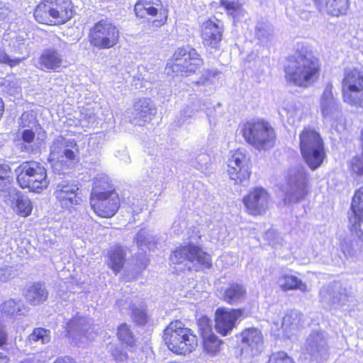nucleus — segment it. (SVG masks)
Returning <instances> with one entry per match:
<instances>
[{
  "mask_svg": "<svg viewBox=\"0 0 363 363\" xmlns=\"http://www.w3.org/2000/svg\"><path fill=\"white\" fill-rule=\"evenodd\" d=\"M299 323V315L297 313L291 312L285 314L283 317L281 326L285 330H287L291 329L294 325H298Z\"/></svg>",
  "mask_w": 363,
  "mask_h": 363,
  "instance_id": "obj_40",
  "label": "nucleus"
},
{
  "mask_svg": "<svg viewBox=\"0 0 363 363\" xmlns=\"http://www.w3.org/2000/svg\"><path fill=\"white\" fill-rule=\"evenodd\" d=\"M35 133L32 129H24L21 132V139L24 143L31 144L35 140Z\"/></svg>",
  "mask_w": 363,
  "mask_h": 363,
  "instance_id": "obj_45",
  "label": "nucleus"
},
{
  "mask_svg": "<svg viewBox=\"0 0 363 363\" xmlns=\"http://www.w3.org/2000/svg\"><path fill=\"white\" fill-rule=\"evenodd\" d=\"M333 104V97L330 94L328 99L323 98L321 99L320 109L323 116H326L331 113L332 107Z\"/></svg>",
  "mask_w": 363,
  "mask_h": 363,
  "instance_id": "obj_43",
  "label": "nucleus"
},
{
  "mask_svg": "<svg viewBox=\"0 0 363 363\" xmlns=\"http://www.w3.org/2000/svg\"><path fill=\"white\" fill-rule=\"evenodd\" d=\"M130 317L138 325H143L147 322V313L146 309L139 308L134 304L130 306Z\"/></svg>",
  "mask_w": 363,
  "mask_h": 363,
  "instance_id": "obj_37",
  "label": "nucleus"
},
{
  "mask_svg": "<svg viewBox=\"0 0 363 363\" xmlns=\"http://www.w3.org/2000/svg\"><path fill=\"white\" fill-rule=\"evenodd\" d=\"M203 65V59L196 48L181 46L173 52L169 68L177 75L189 77L196 74Z\"/></svg>",
  "mask_w": 363,
  "mask_h": 363,
  "instance_id": "obj_9",
  "label": "nucleus"
},
{
  "mask_svg": "<svg viewBox=\"0 0 363 363\" xmlns=\"http://www.w3.org/2000/svg\"><path fill=\"white\" fill-rule=\"evenodd\" d=\"M72 0H40L33 11L34 20L48 26H60L67 23L74 16Z\"/></svg>",
  "mask_w": 363,
  "mask_h": 363,
  "instance_id": "obj_5",
  "label": "nucleus"
},
{
  "mask_svg": "<svg viewBox=\"0 0 363 363\" xmlns=\"http://www.w3.org/2000/svg\"><path fill=\"white\" fill-rule=\"evenodd\" d=\"M0 314L2 318L15 319L21 315V306L12 298L6 300L0 305Z\"/></svg>",
  "mask_w": 363,
  "mask_h": 363,
  "instance_id": "obj_29",
  "label": "nucleus"
},
{
  "mask_svg": "<svg viewBox=\"0 0 363 363\" xmlns=\"http://www.w3.org/2000/svg\"><path fill=\"white\" fill-rule=\"evenodd\" d=\"M52 195L55 204L62 212L72 213L83 202V194L79 185L69 180H64L56 184Z\"/></svg>",
  "mask_w": 363,
  "mask_h": 363,
  "instance_id": "obj_11",
  "label": "nucleus"
},
{
  "mask_svg": "<svg viewBox=\"0 0 363 363\" xmlns=\"http://www.w3.org/2000/svg\"><path fill=\"white\" fill-rule=\"evenodd\" d=\"M83 320V317L79 315H74L70 318L67 323V332H70L74 327L78 326L81 324V321Z\"/></svg>",
  "mask_w": 363,
  "mask_h": 363,
  "instance_id": "obj_46",
  "label": "nucleus"
},
{
  "mask_svg": "<svg viewBox=\"0 0 363 363\" xmlns=\"http://www.w3.org/2000/svg\"><path fill=\"white\" fill-rule=\"evenodd\" d=\"M10 279V271L7 268H0V282H6Z\"/></svg>",
  "mask_w": 363,
  "mask_h": 363,
  "instance_id": "obj_48",
  "label": "nucleus"
},
{
  "mask_svg": "<svg viewBox=\"0 0 363 363\" xmlns=\"http://www.w3.org/2000/svg\"><path fill=\"white\" fill-rule=\"evenodd\" d=\"M309 193L308 179L296 181L290 186L289 190L285 194L284 199L291 203H298L303 200Z\"/></svg>",
  "mask_w": 363,
  "mask_h": 363,
  "instance_id": "obj_24",
  "label": "nucleus"
},
{
  "mask_svg": "<svg viewBox=\"0 0 363 363\" xmlns=\"http://www.w3.org/2000/svg\"><path fill=\"white\" fill-rule=\"evenodd\" d=\"M341 92L345 103L357 108L363 107V71L357 67L346 69Z\"/></svg>",
  "mask_w": 363,
  "mask_h": 363,
  "instance_id": "obj_12",
  "label": "nucleus"
},
{
  "mask_svg": "<svg viewBox=\"0 0 363 363\" xmlns=\"http://www.w3.org/2000/svg\"><path fill=\"white\" fill-rule=\"evenodd\" d=\"M169 13L168 6L164 4L162 0H159L152 13L148 17L152 27L160 28L165 26L168 21Z\"/></svg>",
  "mask_w": 363,
  "mask_h": 363,
  "instance_id": "obj_25",
  "label": "nucleus"
},
{
  "mask_svg": "<svg viewBox=\"0 0 363 363\" xmlns=\"http://www.w3.org/2000/svg\"><path fill=\"white\" fill-rule=\"evenodd\" d=\"M134 109L141 118H145L151 113V108L146 99H138L134 104Z\"/></svg>",
  "mask_w": 363,
  "mask_h": 363,
  "instance_id": "obj_39",
  "label": "nucleus"
},
{
  "mask_svg": "<svg viewBox=\"0 0 363 363\" xmlns=\"http://www.w3.org/2000/svg\"><path fill=\"white\" fill-rule=\"evenodd\" d=\"M125 260L126 252L121 245H113L108 250L106 264L115 274L123 269Z\"/></svg>",
  "mask_w": 363,
  "mask_h": 363,
  "instance_id": "obj_21",
  "label": "nucleus"
},
{
  "mask_svg": "<svg viewBox=\"0 0 363 363\" xmlns=\"http://www.w3.org/2000/svg\"><path fill=\"white\" fill-rule=\"evenodd\" d=\"M224 27L221 21L214 17L204 21L200 26V36L206 49L218 50L223 37Z\"/></svg>",
  "mask_w": 363,
  "mask_h": 363,
  "instance_id": "obj_17",
  "label": "nucleus"
},
{
  "mask_svg": "<svg viewBox=\"0 0 363 363\" xmlns=\"http://www.w3.org/2000/svg\"><path fill=\"white\" fill-rule=\"evenodd\" d=\"M239 128L245 142L259 151L269 150L275 146V130L266 120H248L240 123Z\"/></svg>",
  "mask_w": 363,
  "mask_h": 363,
  "instance_id": "obj_6",
  "label": "nucleus"
},
{
  "mask_svg": "<svg viewBox=\"0 0 363 363\" xmlns=\"http://www.w3.org/2000/svg\"><path fill=\"white\" fill-rule=\"evenodd\" d=\"M87 38L93 48L111 49L120 42V28L109 18H102L90 28Z\"/></svg>",
  "mask_w": 363,
  "mask_h": 363,
  "instance_id": "obj_10",
  "label": "nucleus"
},
{
  "mask_svg": "<svg viewBox=\"0 0 363 363\" xmlns=\"http://www.w3.org/2000/svg\"><path fill=\"white\" fill-rule=\"evenodd\" d=\"M162 340L167 349L177 355H188L198 346L196 334L180 320H174L165 327Z\"/></svg>",
  "mask_w": 363,
  "mask_h": 363,
  "instance_id": "obj_4",
  "label": "nucleus"
},
{
  "mask_svg": "<svg viewBox=\"0 0 363 363\" xmlns=\"http://www.w3.org/2000/svg\"><path fill=\"white\" fill-rule=\"evenodd\" d=\"M62 57L58 50L48 48L40 54L38 68L42 71H56L62 67Z\"/></svg>",
  "mask_w": 363,
  "mask_h": 363,
  "instance_id": "obj_20",
  "label": "nucleus"
},
{
  "mask_svg": "<svg viewBox=\"0 0 363 363\" xmlns=\"http://www.w3.org/2000/svg\"><path fill=\"white\" fill-rule=\"evenodd\" d=\"M201 337L203 350L206 353L213 356L220 352L223 341L216 334L211 332Z\"/></svg>",
  "mask_w": 363,
  "mask_h": 363,
  "instance_id": "obj_30",
  "label": "nucleus"
},
{
  "mask_svg": "<svg viewBox=\"0 0 363 363\" xmlns=\"http://www.w3.org/2000/svg\"><path fill=\"white\" fill-rule=\"evenodd\" d=\"M89 203L94 213L101 218H111L118 211L121 198L107 174L101 173L94 177Z\"/></svg>",
  "mask_w": 363,
  "mask_h": 363,
  "instance_id": "obj_2",
  "label": "nucleus"
},
{
  "mask_svg": "<svg viewBox=\"0 0 363 363\" xmlns=\"http://www.w3.org/2000/svg\"><path fill=\"white\" fill-rule=\"evenodd\" d=\"M308 347L312 354H320L322 351L328 349V344L320 333L315 332L311 335L308 340Z\"/></svg>",
  "mask_w": 363,
  "mask_h": 363,
  "instance_id": "obj_32",
  "label": "nucleus"
},
{
  "mask_svg": "<svg viewBox=\"0 0 363 363\" xmlns=\"http://www.w3.org/2000/svg\"><path fill=\"white\" fill-rule=\"evenodd\" d=\"M169 259L172 265H183V271L199 272L213 267L211 254L204 250L201 245L192 242L176 247L171 252Z\"/></svg>",
  "mask_w": 363,
  "mask_h": 363,
  "instance_id": "obj_3",
  "label": "nucleus"
},
{
  "mask_svg": "<svg viewBox=\"0 0 363 363\" xmlns=\"http://www.w3.org/2000/svg\"><path fill=\"white\" fill-rule=\"evenodd\" d=\"M247 297L245 286L237 281H230L223 289L221 300L231 306L242 303Z\"/></svg>",
  "mask_w": 363,
  "mask_h": 363,
  "instance_id": "obj_18",
  "label": "nucleus"
},
{
  "mask_svg": "<svg viewBox=\"0 0 363 363\" xmlns=\"http://www.w3.org/2000/svg\"><path fill=\"white\" fill-rule=\"evenodd\" d=\"M241 342L253 351L258 350L264 342V338L261 330L257 328L251 327L242 330L239 334Z\"/></svg>",
  "mask_w": 363,
  "mask_h": 363,
  "instance_id": "obj_23",
  "label": "nucleus"
},
{
  "mask_svg": "<svg viewBox=\"0 0 363 363\" xmlns=\"http://www.w3.org/2000/svg\"><path fill=\"white\" fill-rule=\"evenodd\" d=\"M266 363H296V362L287 352L279 350L272 352Z\"/></svg>",
  "mask_w": 363,
  "mask_h": 363,
  "instance_id": "obj_38",
  "label": "nucleus"
},
{
  "mask_svg": "<svg viewBox=\"0 0 363 363\" xmlns=\"http://www.w3.org/2000/svg\"><path fill=\"white\" fill-rule=\"evenodd\" d=\"M245 308H228L219 307L214 315L215 328L222 336L230 334L238 325V321L244 318Z\"/></svg>",
  "mask_w": 363,
  "mask_h": 363,
  "instance_id": "obj_16",
  "label": "nucleus"
},
{
  "mask_svg": "<svg viewBox=\"0 0 363 363\" xmlns=\"http://www.w3.org/2000/svg\"><path fill=\"white\" fill-rule=\"evenodd\" d=\"M157 2L159 0H137L133 6L135 16L140 19L148 18Z\"/></svg>",
  "mask_w": 363,
  "mask_h": 363,
  "instance_id": "obj_31",
  "label": "nucleus"
},
{
  "mask_svg": "<svg viewBox=\"0 0 363 363\" xmlns=\"http://www.w3.org/2000/svg\"><path fill=\"white\" fill-rule=\"evenodd\" d=\"M280 289L283 291L300 290L303 292L307 291V285L296 276L288 274L281 275L278 279Z\"/></svg>",
  "mask_w": 363,
  "mask_h": 363,
  "instance_id": "obj_26",
  "label": "nucleus"
},
{
  "mask_svg": "<svg viewBox=\"0 0 363 363\" xmlns=\"http://www.w3.org/2000/svg\"><path fill=\"white\" fill-rule=\"evenodd\" d=\"M299 149L303 160L312 171L320 167L327 158L324 140L313 127L305 126L301 131Z\"/></svg>",
  "mask_w": 363,
  "mask_h": 363,
  "instance_id": "obj_7",
  "label": "nucleus"
},
{
  "mask_svg": "<svg viewBox=\"0 0 363 363\" xmlns=\"http://www.w3.org/2000/svg\"><path fill=\"white\" fill-rule=\"evenodd\" d=\"M6 186L1 183V182H0V191L3 190V189Z\"/></svg>",
  "mask_w": 363,
  "mask_h": 363,
  "instance_id": "obj_51",
  "label": "nucleus"
},
{
  "mask_svg": "<svg viewBox=\"0 0 363 363\" xmlns=\"http://www.w3.org/2000/svg\"><path fill=\"white\" fill-rule=\"evenodd\" d=\"M15 173L18 186L32 192L41 193L50 184L47 169L38 161L22 162L16 168Z\"/></svg>",
  "mask_w": 363,
  "mask_h": 363,
  "instance_id": "obj_8",
  "label": "nucleus"
},
{
  "mask_svg": "<svg viewBox=\"0 0 363 363\" xmlns=\"http://www.w3.org/2000/svg\"><path fill=\"white\" fill-rule=\"evenodd\" d=\"M116 337L121 347L130 352L136 350L138 341L130 325L125 323L119 324L117 327Z\"/></svg>",
  "mask_w": 363,
  "mask_h": 363,
  "instance_id": "obj_22",
  "label": "nucleus"
},
{
  "mask_svg": "<svg viewBox=\"0 0 363 363\" xmlns=\"http://www.w3.org/2000/svg\"><path fill=\"white\" fill-rule=\"evenodd\" d=\"M28 340L30 342H40L42 344H45L50 340V332L44 328H35L28 335Z\"/></svg>",
  "mask_w": 363,
  "mask_h": 363,
  "instance_id": "obj_36",
  "label": "nucleus"
},
{
  "mask_svg": "<svg viewBox=\"0 0 363 363\" xmlns=\"http://www.w3.org/2000/svg\"><path fill=\"white\" fill-rule=\"evenodd\" d=\"M28 296L30 303L36 306L47 300L48 292L41 283L35 282L28 288Z\"/></svg>",
  "mask_w": 363,
  "mask_h": 363,
  "instance_id": "obj_28",
  "label": "nucleus"
},
{
  "mask_svg": "<svg viewBox=\"0 0 363 363\" xmlns=\"http://www.w3.org/2000/svg\"><path fill=\"white\" fill-rule=\"evenodd\" d=\"M227 167L228 174L235 184L248 181L251 177V160L246 151L242 148L230 152Z\"/></svg>",
  "mask_w": 363,
  "mask_h": 363,
  "instance_id": "obj_13",
  "label": "nucleus"
},
{
  "mask_svg": "<svg viewBox=\"0 0 363 363\" xmlns=\"http://www.w3.org/2000/svg\"><path fill=\"white\" fill-rule=\"evenodd\" d=\"M362 152L355 155L349 162L350 171L359 177L363 176V128L359 137Z\"/></svg>",
  "mask_w": 363,
  "mask_h": 363,
  "instance_id": "obj_33",
  "label": "nucleus"
},
{
  "mask_svg": "<svg viewBox=\"0 0 363 363\" xmlns=\"http://www.w3.org/2000/svg\"><path fill=\"white\" fill-rule=\"evenodd\" d=\"M11 168L8 164H0V182L5 186L10 182Z\"/></svg>",
  "mask_w": 363,
  "mask_h": 363,
  "instance_id": "obj_44",
  "label": "nucleus"
},
{
  "mask_svg": "<svg viewBox=\"0 0 363 363\" xmlns=\"http://www.w3.org/2000/svg\"><path fill=\"white\" fill-rule=\"evenodd\" d=\"M15 210L19 216L27 217L31 214L33 211L32 203L26 197H18L16 201Z\"/></svg>",
  "mask_w": 363,
  "mask_h": 363,
  "instance_id": "obj_35",
  "label": "nucleus"
},
{
  "mask_svg": "<svg viewBox=\"0 0 363 363\" xmlns=\"http://www.w3.org/2000/svg\"><path fill=\"white\" fill-rule=\"evenodd\" d=\"M9 357L0 352V363H9Z\"/></svg>",
  "mask_w": 363,
  "mask_h": 363,
  "instance_id": "obj_50",
  "label": "nucleus"
},
{
  "mask_svg": "<svg viewBox=\"0 0 363 363\" xmlns=\"http://www.w3.org/2000/svg\"><path fill=\"white\" fill-rule=\"evenodd\" d=\"M270 196L262 186L252 188L242 199L247 214L257 217L265 214L269 208Z\"/></svg>",
  "mask_w": 363,
  "mask_h": 363,
  "instance_id": "obj_15",
  "label": "nucleus"
},
{
  "mask_svg": "<svg viewBox=\"0 0 363 363\" xmlns=\"http://www.w3.org/2000/svg\"><path fill=\"white\" fill-rule=\"evenodd\" d=\"M350 209L354 217V225L359 227L363 223V186L354 191L352 197Z\"/></svg>",
  "mask_w": 363,
  "mask_h": 363,
  "instance_id": "obj_27",
  "label": "nucleus"
},
{
  "mask_svg": "<svg viewBox=\"0 0 363 363\" xmlns=\"http://www.w3.org/2000/svg\"><path fill=\"white\" fill-rule=\"evenodd\" d=\"M283 70L288 84L307 88L319 80L323 65L312 50L301 48L286 57Z\"/></svg>",
  "mask_w": 363,
  "mask_h": 363,
  "instance_id": "obj_1",
  "label": "nucleus"
},
{
  "mask_svg": "<svg viewBox=\"0 0 363 363\" xmlns=\"http://www.w3.org/2000/svg\"><path fill=\"white\" fill-rule=\"evenodd\" d=\"M8 335L5 327L0 324V347L7 345Z\"/></svg>",
  "mask_w": 363,
  "mask_h": 363,
  "instance_id": "obj_47",
  "label": "nucleus"
},
{
  "mask_svg": "<svg viewBox=\"0 0 363 363\" xmlns=\"http://www.w3.org/2000/svg\"><path fill=\"white\" fill-rule=\"evenodd\" d=\"M320 11H325L331 16L339 17L347 13L350 0H313Z\"/></svg>",
  "mask_w": 363,
  "mask_h": 363,
  "instance_id": "obj_19",
  "label": "nucleus"
},
{
  "mask_svg": "<svg viewBox=\"0 0 363 363\" xmlns=\"http://www.w3.org/2000/svg\"><path fill=\"white\" fill-rule=\"evenodd\" d=\"M197 325L201 336L206 335V332L211 330V320L206 315H203L197 320Z\"/></svg>",
  "mask_w": 363,
  "mask_h": 363,
  "instance_id": "obj_42",
  "label": "nucleus"
},
{
  "mask_svg": "<svg viewBox=\"0 0 363 363\" xmlns=\"http://www.w3.org/2000/svg\"><path fill=\"white\" fill-rule=\"evenodd\" d=\"M22 60H23L19 57L11 58L4 50H0V64L13 67L18 65Z\"/></svg>",
  "mask_w": 363,
  "mask_h": 363,
  "instance_id": "obj_41",
  "label": "nucleus"
},
{
  "mask_svg": "<svg viewBox=\"0 0 363 363\" xmlns=\"http://www.w3.org/2000/svg\"><path fill=\"white\" fill-rule=\"evenodd\" d=\"M79 148L74 139H66L64 136L55 138L50 148L48 156L49 162L60 161L61 157H65L66 161L78 162L79 161Z\"/></svg>",
  "mask_w": 363,
  "mask_h": 363,
  "instance_id": "obj_14",
  "label": "nucleus"
},
{
  "mask_svg": "<svg viewBox=\"0 0 363 363\" xmlns=\"http://www.w3.org/2000/svg\"><path fill=\"white\" fill-rule=\"evenodd\" d=\"M220 6L223 7L226 13L233 18L238 17L242 12V5L238 1L219 0Z\"/></svg>",
  "mask_w": 363,
  "mask_h": 363,
  "instance_id": "obj_34",
  "label": "nucleus"
},
{
  "mask_svg": "<svg viewBox=\"0 0 363 363\" xmlns=\"http://www.w3.org/2000/svg\"><path fill=\"white\" fill-rule=\"evenodd\" d=\"M52 363H76L75 360L69 356L58 357Z\"/></svg>",
  "mask_w": 363,
  "mask_h": 363,
  "instance_id": "obj_49",
  "label": "nucleus"
}]
</instances>
